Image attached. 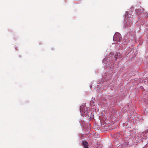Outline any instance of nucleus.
I'll list each match as a JSON object with an SVG mask.
<instances>
[{
  "mask_svg": "<svg viewBox=\"0 0 148 148\" xmlns=\"http://www.w3.org/2000/svg\"><path fill=\"white\" fill-rule=\"evenodd\" d=\"M125 27H130L132 24L133 19L132 18H128L125 20Z\"/></svg>",
  "mask_w": 148,
  "mask_h": 148,
  "instance_id": "f257e3e1",
  "label": "nucleus"
},
{
  "mask_svg": "<svg viewBox=\"0 0 148 148\" xmlns=\"http://www.w3.org/2000/svg\"><path fill=\"white\" fill-rule=\"evenodd\" d=\"M122 38L121 34L119 33H116L114 34L113 38L114 41L120 42Z\"/></svg>",
  "mask_w": 148,
  "mask_h": 148,
  "instance_id": "f03ea898",
  "label": "nucleus"
},
{
  "mask_svg": "<svg viewBox=\"0 0 148 148\" xmlns=\"http://www.w3.org/2000/svg\"><path fill=\"white\" fill-rule=\"evenodd\" d=\"M80 112L82 114V115H87L89 116L88 114V112L86 110L85 106H80Z\"/></svg>",
  "mask_w": 148,
  "mask_h": 148,
  "instance_id": "7ed1b4c3",
  "label": "nucleus"
},
{
  "mask_svg": "<svg viewBox=\"0 0 148 148\" xmlns=\"http://www.w3.org/2000/svg\"><path fill=\"white\" fill-rule=\"evenodd\" d=\"M144 11V9L143 8L140 7V8H138L137 9H136L135 10V11L136 13L137 14H139L142 12H143Z\"/></svg>",
  "mask_w": 148,
  "mask_h": 148,
  "instance_id": "20e7f679",
  "label": "nucleus"
},
{
  "mask_svg": "<svg viewBox=\"0 0 148 148\" xmlns=\"http://www.w3.org/2000/svg\"><path fill=\"white\" fill-rule=\"evenodd\" d=\"M82 144L84 148H88V143L86 141H84Z\"/></svg>",
  "mask_w": 148,
  "mask_h": 148,
  "instance_id": "39448f33",
  "label": "nucleus"
},
{
  "mask_svg": "<svg viewBox=\"0 0 148 148\" xmlns=\"http://www.w3.org/2000/svg\"><path fill=\"white\" fill-rule=\"evenodd\" d=\"M118 54H117L116 55H115L114 56V58L116 59L118 58Z\"/></svg>",
  "mask_w": 148,
  "mask_h": 148,
  "instance_id": "423d86ee",
  "label": "nucleus"
}]
</instances>
